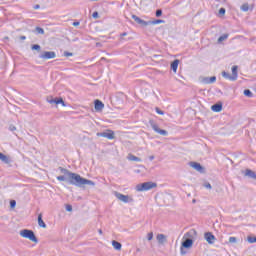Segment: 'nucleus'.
Returning a JSON list of instances; mask_svg holds the SVG:
<instances>
[{
  "label": "nucleus",
  "instance_id": "obj_45",
  "mask_svg": "<svg viewBox=\"0 0 256 256\" xmlns=\"http://www.w3.org/2000/svg\"><path fill=\"white\" fill-rule=\"evenodd\" d=\"M78 25H79V22H74V23H73V26H74V27H78Z\"/></svg>",
  "mask_w": 256,
  "mask_h": 256
},
{
  "label": "nucleus",
  "instance_id": "obj_26",
  "mask_svg": "<svg viewBox=\"0 0 256 256\" xmlns=\"http://www.w3.org/2000/svg\"><path fill=\"white\" fill-rule=\"evenodd\" d=\"M36 31H37V33H39V35L45 34V30H43V28H41V27H36Z\"/></svg>",
  "mask_w": 256,
  "mask_h": 256
},
{
  "label": "nucleus",
  "instance_id": "obj_46",
  "mask_svg": "<svg viewBox=\"0 0 256 256\" xmlns=\"http://www.w3.org/2000/svg\"><path fill=\"white\" fill-rule=\"evenodd\" d=\"M98 233H99L100 235H103V230H102V229L98 230Z\"/></svg>",
  "mask_w": 256,
  "mask_h": 256
},
{
  "label": "nucleus",
  "instance_id": "obj_13",
  "mask_svg": "<svg viewBox=\"0 0 256 256\" xmlns=\"http://www.w3.org/2000/svg\"><path fill=\"white\" fill-rule=\"evenodd\" d=\"M189 165L192 167V169H195V171H198L199 173H203L205 169L199 162H190Z\"/></svg>",
  "mask_w": 256,
  "mask_h": 256
},
{
  "label": "nucleus",
  "instance_id": "obj_25",
  "mask_svg": "<svg viewBox=\"0 0 256 256\" xmlns=\"http://www.w3.org/2000/svg\"><path fill=\"white\" fill-rule=\"evenodd\" d=\"M150 23H151V25H161V23H165V21L164 20H154Z\"/></svg>",
  "mask_w": 256,
  "mask_h": 256
},
{
  "label": "nucleus",
  "instance_id": "obj_18",
  "mask_svg": "<svg viewBox=\"0 0 256 256\" xmlns=\"http://www.w3.org/2000/svg\"><path fill=\"white\" fill-rule=\"evenodd\" d=\"M0 161L2 163H5L6 165H9V163H11V160H9V157L1 152H0Z\"/></svg>",
  "mask_w": 256,
  "mask_h": 256
},
{
  "label": "nucleus",
  "instance_id": "obj_10",
  "mask_svg": "<svg viewBox=\"0 0 256 256\" xmlns=\"http://www.w3.org/2000/svg\"><path fill=\"white\" fill-rule=\"evenodd\" d=\"M50 105H62L65 107V101H63V98H51L47 100Z\"/></svg>",
  "mask_w": 256,
  "mask_h": 256
},
{
  "label": "nucleus",
  "instance_id": "obj_31",
  "mask_svg": "<svg viewBox=\"0 0 256 256\" xmlns=\"http://www.w3.org/2000/svg\"><path fill=\"white\" fill-rule=\"evenodd\" d=\"M32 49H33V51H39L41 49V46H39V44H34L32 46Z\"/></svg>",
  "mask_w": 256,
  "mask_h": 256
},
{
  "label": "nucleus",
  "instance_id": "obj_39",
  "mask_svg": "<svg viewBox=\"0 0 256 256\" xmlns=\"http://www.w3.org/2000/svg\"><path fill=\"white\" fill-rule=\"evenodd\" d=\"M9 130L10 131H17V127H15L14 125H10Z\"/></svg>",
  "mask_w": 256,
  "mask_h": 256
},
{
  "label": "nucleus",
  "instance_id": "obj_6",
  "mask_svg": "<svg viewBox=\"0 0 256 256\" xmlns=\"http://www.w3.org/2000/svg\"><path fill=\"white\" fill-rule=\"evenodd\" d=\"M149 124H150L151 128L153 129V131H155V133H158V135H162L163 137H167V135H169V132L167 130H163V129L159 128V125H157V123H155V121L150 120Z\"/></svg>",
  "mask_w": 256,
  "mask_h": 256
},
{
  "label": "nucleus",
  "instance_id": "obj_35",
  "mask_svg": "<svg viewBox=\"0 0 256 256\" xmlns=\"http://www.w3.org/2000/svg\"><path fill=\"white\" fill-rule=\"evenodd\" d=\"M66 211L68 212L73 211V206H71L70 204L66 205Z\"/></svg>",
  "mask_w": 256,
  "mask_h": 256
},
{
  "label": "nucleus",
  "instance_id": "obj_49",
  "mask_svg": "<svg viewBox=\"0 0 256 256\" xmlns=\"http://www.w3.org/2000/svg\"><path fill=\"white\" fill-rule=\"evenodd\" d=\"M91 1H98V0H91Z\"/></svg>",
  "mask_w": 256,
  "mask_h": 256
},
{
  "label": "nucleus",
  "instance_id": "obj_7",
  "mask_svg": "<svg viewBox=\"0 0 256 256\" xmlns=\"http://www.w3.org/2000/svg\"><path fill=\"white\" fill-rule=\"evenodd\" d=\"M115 197L118 198L122 203H133V198L129 197V195H125L119 192L114 193Z\"/></svg>",
  "mask_w": 256,
  "mask_h": 256
},
{
  "label": "nucleus",
  "instance_id": "obj_5",
  "mask_svg": "<svg viewBox=\"0 0 256 256\" xmlns=\"http://www.w3.org/2000/svg\"><path fill=\"white\" fill-rule=\"evenodd\" d=\"M155 187H157V183L155 182H144L136 186V191H151V189H155Z\"/></svg>",
  "mask_w": 256,
  "mask_h": 256
},
{
  "label": "nucleus",
  "instance_id": "obj_48",
  "mask_svg": "<svg viewBox=\"0 0 256 256\" xmlns=\"http://www.w3.org/2000/svg\"><path fill=\"white\" fill-rule=\"evenodd\" d=\"M22 39H25V36H23Z\"/></svg>",
  "mask_w": 256,
  "mask_h": 256
},
{
  "label": "nucleus",
  "instance_id": "obj_41",
  "mask_svg": "<svg viewBox=\"0 0 256 256\" xmlns=\"http://www.w3.org/2000/svg\"><path fill=\"white\" fill-rule=\"evenodd\" d=\"M204 187H206V189H211L212 188L210 183L204 184Z\"/></svg>",
  "mask_w": 256,
  "mask_h": 256
},
{
  "label": "nucleus",
  "instance_id": "obj_34",
  "mask_svg": "<svg viewBox=\"0 0 256 256\" xmlns=\"http://www.w3.org/2000/svg\"><path fill=\"white\" fill-rule=\"evenodd\" d=\"M161 15H163V11L161 9H158L156 11V17H161Z\"/></svg>",
  "mask_w": 256,
  "mask_h": 256
},
{
  "label": "nucleus",
  "instance_id": "obj_9",
  "mask_svg": "<svg viewBox=\"0 0 256 256\" xmlns=\"http://www.w3.org/2000/svg\"><path fill=\"white\" fill-rule=\"evenodd\" d=\"M57 57V54L53 51H45L42 54H40V59H55Z\"/></svg>",
  "mask_w": 256,
  "mask_h": 256
},
{
  "label": "nucleus",
  "instance_id": "obj_40",
  "mask_svg": "<svg viewBox=\"0 0 256 256\" xmlns=\"http://www.w3.org/2000/svg\"><path fill=\"white\" fill-rule=\"evenodd\" d=\"M180 61L179 59L174 60L171 65H179Z\"/></svg>",
  "mask_w": 256,
  "mask_h": 256
},
{
  "label": "nucleus",
  "instance_id": "obj_14",
  "mask_svg": "<svg viewBox=\"0 0 256 256\" xmlns=\"http://www.w3.org/2000/svg\"><path fill=\"white\" fill-rule=\"evenodd\" d=\"M132 19H133L136 23H138V25H144V26L149 25V22L142 20L141 18H139V16H137V15H135V14L132 15Z\"/></svg>",
  "mask_w": 256,
  "mask_h": 256
},
{
  "label": "nucleus",
  "instance_id": "obj_3",
  "mask_svg": "<svg viewBox=\"0 0 256 256\" xmlns=\"http://www.w3.org/2000/svg\"><path fill=\"white\" fill-rule=\"evenodd\" d=\"M20 235L24 239H29V241H32V243H39V240L37 239V236H35V232H33V230H29V229L21 230Z\"/></svg>",
  "mask_w": 256,
  "mask_h": 256
},
{
  "label": "nucleus",
  "instance_id": "obj_27",
  "mask_svg": "<svg viewBox=\"0 0 256 256\" xmlns=\"http://www.w3.org/2000/svg\"><path fill=\"white\" fill-rule=\"evenodd\" d=\"M241 10H242V11H249V4H243V5L241 6Z\"/></svg>",
  "mask_w": 256,
  "mask_h": 256
},
{
  "label": "nucleus",
  "instance_id": "obj_15",
  "mask_svg": "<svg viewBox=\"0 0 256 256\" xmlns=\"http://www.w3.org/2000/svg\"><path fill=\"white\" fill-rule=\"evenodd\" d=\"M94 107L96 111H103V109L105 108V104H103L101 100H95Z\"/></svg>",
  "mask_w": 256,
  "mask_h": 256
},
{
  "label": "nucleus",
  "instance_id": "obj_29",
  "mask_svg": "<svg viewBox=\"0 0 256 256\" xmlns=\"http://www.w3.org/2000/svg\"><path fill=\"white\" fill-rule=\"evenodd\" d=\"M248 243H256V236L255 237L249 236Z\"/></svg>",
  "mask_w": 256,
  "mask_h": 256
},
{
  "label": "nucleus",
  "instance_id": "obj_4",
  "mask_svg": "<svg viewBox=\"0 0 256 256\" xmlns=\"http://www.w3.org/2000/svg\"><path fill=\"white\" fill-rule=\"evenodd\" d=\"M238 67L237 66H233L232 67V74L223 71L222 72V77L224 79H226L227 81H237L239 74L237 72Z\"/></svg>",
  "mask_w": 256,
  "mask_h": 256
},
{
  "label": "nucleus",
  "instance_id": "obj_24",
  "mask_svg": "<svg viewBox=\"0 0 256 256\" xmlns=\"http://www.w3.org/2000/svg\"><path fill=\"white\" fill-rule=\"evenodd\" d=\"M244 95H245V97H253V92H251V90H249V89H245Z\"/></svg>",
  "mask_w": 256,
  "mask_h": 256
},
{
  "label": "nucleus",
  "instance_id": "obj_16",
  "mask_svg": "<svg viewBox=\"0 0 256 256\" xmlns=\"http://www.w3.org/2000/svg\"><path fill=\"white\" fill-rule=\"evenodd\" d=\"M211 110L214 111V113H221L223 111V104L217 103L211 106Z\"/></svg>",
  "mask_w": 256,
  "mask_h": 256
},
{
  "label": "nucleus",
  "instance_id": "obj_2",
  "mask_svg": "<svg viewBox=\"0 0 256 256\" xmlns=\"http://www.w3.org/2000/svg\"><path fill=\"white\" fill-rule=\"evenodd\" d=\"M184 237H187L181 244L180 253L181 255H187V251L185 249H191L193 247V239L197 237V230L191 229L189 230Z\"/></svg>",
  "mask_w": 256,
  "mask_h": 256
},
{
  "label": "nucleus",
  "instance_id": "obj_32",
  "mask_svg": "<svg viewBox=\"0 0 256 256\" xmlns=\"http://www.w3.org/2000/svg\"><path fill=\"white\" fill-rule=\"evenodd\" d=\"M179 68V65H171V70L174 72V73H177V69Z\"/></svg>",
  "mask_w": 256,
  "mask_h": 256
},
{
  "label": "nucleus",
  "instance_id": "obj_17",
  "mask_svg": "<svg viewBox=\"0 0 256 256\" xmlns=\"http://www.w3.org/2000/svg\"><path fill=\"white\" fill-rule=\"evenodd\" d=\"M38 225L42 227V229H47V224L43 221V214L38 215Z\"/></svg>",
  "mask_w": 256,
  "mask_h": 256
},
{
  "label": "nucleus",
  "instance_id": "obj_36",
  "mask_svg": "<svg viewBox=\"0 0 256 256\" xmlns=\"http://www.w3.org/2000/svg\"><path fill=\"white\" fill-rule=\"evenodd\" d=\"M92 17L94 19H99V12H93Z\"/></svg>",
  "mask_w": 256,
  "mask_h": 256
},
{
  "label": "nucleus",
  "instance_id": "obj_47",
  "mask_svg": "<svg viewBox=\"0 0 256 256\" xmlns=\"http://www.w3.org/2000/svg\"><path fill=\"white\" fill-rule=\"evenodd\" d=\"M69 55H71V54H66V57H69Z\"/></svg>",
  "mask_w": 256,
  "mask_h": 256
},
{
  "label": "nucleus",
  "instance_id": "obj_28",
  "mask_svg": "<svg viewBox=\"0 0 256 256\" xmlns=\"http://www.w3.org/2000/svg\"><path fill=\"white\" fill-rule=\"evenodd\" d=\"M155 111L158 115H165V112L161 109H159L158 107L155 108Z\"/></svg>",
  "mask_w": 256,
  "mask_h": 256
},
{
  "label": "nucleus",
  "instance_id": "obj_30",
  "mask_svg": "<svg viewBox=\"0 0 256 256\" xmlns=\"http://www.w3.org/2000/svg\"><path fill=\"white\" fill-rule=\"evenodd\" d=\"M229 243H237V237L235 236L229 237Z\"/></svg>",
  "mask_w": 256,
  "mask_h": 256
},
{
  "label": "nucleus",
  "instance_id": "obj_23",
  "mask_svg": "<svg viewBox=\"0 0 256 256\" xmlns=\"http://www.w3.org/2000/svg\"><path fill=\"white\" fill-rule=\"evenodd\" d=\"M228 38H229V34H223L218 38V43H223V41H225Z\"/></svg>",
  "mask_w": 256,
  "mask_h": 256
},
{
  "label": "nucleus",
  "instance_id": "obj_44",
  "mask_svg": "<svg viewBox=\"0 0 256 256\" xmlns=\"http://www.w3.org/2000/svg\"><path fill=\"white\" fill-rule=\"evenodd\" d=\"M120 37H127V32L120 34Z\"/></svg>",
  "mask_w": 256,
  "mask_h": 256
},
{
  "label": "nucleus",
  "instance_id": "obj_22",
  "mask_svg": "<svg viewBox=\"0 0 256 256\" xmlns=\"http://www.w3.org/2000/svg\"><path fill=\"white\" fill-rule=\"evenodd\" d=\"M157 241H158V243L163 245V243L167 241V239L165 237V234H158L157 235Z\"/></svg>",
  "mask_w": 256,
  "mask_h": 256
},
{
  "label": "nucleus",
  "instance_id": "obj_38",
  "mask_svg": "<svg viewBox=\"0 0 256 256\" xmlns=\"http://www.w3.org/2000/svg\"><path fill=\"white\" fill-rule=\"evenodd\" d=\"M219 15H225V8L219 9Z\"/></svg>",
  "mask_w": 256,
  "mask_h": 256
},
{
  "label": "nucleus",
  "instance_id": "obj_11",
  "mask_svg": "<svg viewBox=\"0 0 256 256\" xmlns=\"http://www.w3.org/2000/svg\"><path fill=\"white\" fill-rule=\"evenodd\" d=\"M217 81V77L216 76H212V77H203L202 78V83L204 85H213V83H215Z\"/></svg>",
  "mask_w": 256,
  "mask_h": 256
},
{
  "label": "nucleus",
  "instance_id": "obj_37",
  "mask_svg": "<svg viewBox=\"0 0 256 256\" xmlns=\"http://www.w3.org/2000/svg\"><path fill=\"white\" fill-rule=\"evenodd\" d=\"M147 239L148 241H151L153 239V232L148 233Z\"/></svg>",
  "mask_w": 256,
  "mask_h": 256
},
{
  "label": "nucleus",
  "instance_id": "obj_21",
  "mask_svg": "<svg viewBox=\"0 0 256 256\" xmlns=\"http://www.w3.org/2000/svg\"><path fill=\"white\" fill-rule=\"evenodd\" d=\"M112 246L116 251H121V247H123L117 240L112 241Z\"/></svg>",
  "mask_w": 256,
  "mask_h": 256
},
{
  "label": "nucleus",
  "instance_id": "obj_1",
  "mask_svg": "<svg viewBox=\"0 0 256 256\" xmlns=\"http://www.w3.org/2000/svg\"><path fill=\"white\" fill-rule=\"evenodd\" d=\"M61 176H57V181H66L69 185H74L75 187H83L84 185H90L91 187H95V182L93 180H89L81 177V175L77 173H73L66 168L58 167Z\"/></svg>",
  "mask_w": 256,
  "mask_h": 256
},
{
  "label": "nucleus",
  "instance_id": "obj_20",
  "mask_svg": "<svg viewBox=\"0 0 256 256\" xmlns=\"http://www.w3.org/2000/svg\"><path fill=\"white\" fill-rule=\"evenodd\" d=\"M127 159H128V161H135L136 163H141V158H139L133 154H129Z\"/></svg>",
  "mask_w": 256,
  "mask_h": 256
},
{
  "label": "nucleus",
  "instance_id": "obj_42",
  "mask_svg": "<svg viewBox=\"0 0 256 256\" xmlns=\"http://www.w3.org/2000/svg\"><path fill=\"white\" fill-rule=\"evenodd\" d=\"M40 8H41V6L39 4L34 5L35 10L40 9Z\"/></svg>",
  "mask_w": 256,
  "mask_h": 256
},
{
  "label": "nucleus",
  "instance_id": "obj_19",
  "mask_svg": "<svg viewBox=\"0 0 256 256\" xmlns=\"http://www.w3.org/2000/svg\"><path fill=\"white\" fill-rule=\"evenodd\" d=\"M246 177H249L250 179H254L256 181V174L251 169H246L245 172Z\"/></svg>",
  "mask_w": 256,
  "mask_h": 256
},
{
  "label": "nucleus",
  "instance_id": "obj_8",
  "mask_svg": "<svg viewBox=\"0 0 256 256\" xmlns=\"http://www.w3.org/2000/svg\"><path fill=\"white\" fill-rule=\"evenodd\" d=\"M98 137H104L105 139L113 140L115 139V132L113 130H107L106 132L97 133Z\"/></svg>",
  "mask_w": 256,
  "mask_h": 256
},
{
  "label": "nucleus",
  "instance_id": "obj_12",
  "mask_svg": "<svg viewBox=\"0 0 256 256\" xmlns=\"http://www.w3.org/2000/svg\"><path fill=\"white\" fill-rule=\"evenodd\" d=\"M204 239H206L207 243H209V245H213V243H215V235H213V233L211 232H206L204 234Z\"/></svg>",
  "mask_w": 256,
  "mask_h": 256
},
{
  "label": "nucleus",
  "instance_id": "obj_43",
  "mask_svg": "<svg viewBox=\"0 0 256 256\" xmlns=\"http://www.w3.org/2000/svg\"><path fill=\"white\" fill-rule=\"evenodd\" d=\"M155 159L154 155L149 156V161H153Z\"/></svg>",
  "mask_w": 256,
  "mask_h": 256
},
{
  "label": "nucleus",
  "instance_id": "obj_33",
  "mask_svg": "<svg viewBox=\"0 0 256 256\" xmlns=\"http://www.w3.org/2000/svg\"><path fill=\"white\" fill-rule=\"evenodd\" d=\"M17 205V202L15 200L10 201V207L11 209H14V207Z\"/></svg>",
  "mask_w": 256,
  "mask_h": 256
}]
</instances>
